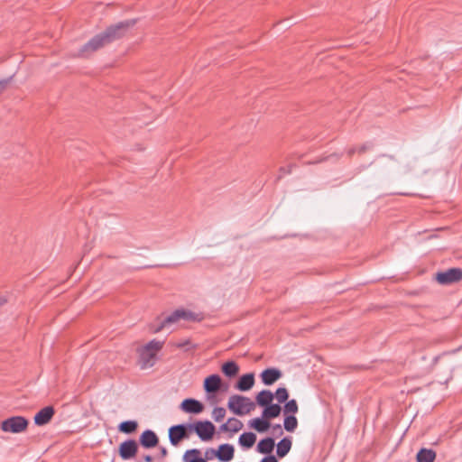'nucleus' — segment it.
Returning <instances> with one entry per match:
<instances>
[{
  "label": "nucleus",
  "instance_id": "f257e3e1",
  "mask_svg": "<svg viewBox=\"0 0 462 462\" xmlns=\"http://www.w3.org/2000/svg\"><path fill=\"white\" fill-rule=\"evenodd\" d=\"M135 23V20H126L120 22L106 28V31L95 35L87 43H85L80 52L82 54L92 53L104 46L122 38L127 30Z\"/></svg>",
  "mask_w": 462,
  "mask_h": 462
},
{
  "label": "nucleus",
  "instance_id": "f03ea898",
  "mask_svg": "<svg viewBox=\"0 0 462 462\" xmlns=\"http://www.w3.org/2000/svg\"><path fill=\"white\" fill-rule=\"evenodd\" d=\"M255 402L250 398L239 394L231 395L227 402L229 411L237 416H244L250 413L255 409Z\"/></svg>",
  "mask_w": 462,
  "mask_h": 462
},
{
  "label": "nucleus",
  "instance_id": "7ed1b4c3",
  "mask_svg": "<svg viewBox=\"0 0 462 462\" xmlns=\"http://www.w3.org/2000/svg\"><path fill=\"white\" fill-rule=\"evenodd\" d=\"M29 421L23 416H13L1 422V430L4 432L18 434L24 431L28 427Z\"/></svg>",
  "mask_w": 462,
  "mask_h": 462
},
{
  "label": "nucleus",
  "instance_id": "20e7f679",
  "mask_svg": "<svg viewBox=\"0 0 462 462\" xmlns=\"http://www.w3.org/2000/svg\"><path fill=\"white\" fill-rule=\"evenodd\" d=\"M189 430H194L202 441H209L212 439L216 428L209 420H199L189 423Z\"/></svg>",
  "mask_w": 462,
  "mask_h": 462
},
{
  "label": "nucleus",
  "instance_id": "39448f33",
  "mask_svg": "<svg viewBox=\"0 0 462 462\" xmlns=\"http://www.w3.org/2000/svg\"><path fill=\"white\" fill-rule=\"evenodd\" d=\"M189 424L181 423L169 429V440L172 446H177L182 439L189 438Z\"/></svg>",
  "mask_w": 462,
  "mask_h": 462
},
{
  "label": "nucleus",
  "instance_id": "423d86ee",
  "mask_svg": "<svg viewBox=\"0 0 462 462\" xmlns=\"http://www.w3.org/2000/svg\"><path fill=\"white\" fill-rule=\"evenodd\" d=\"M435 279L442 285L452 284L462 280V270L459 268H450L445 272L438 273Z\"/></svg>",
  "mask_w": 462,
  "mask_h": 462
},
{
  "label": "nucleus",
  "instance_id": "0eeeda50",
  "mask_svg": "<svg viewBox=\"0 0 462 462\" xmlns=\"http://www.w3.org/2000/svg\"><path fill=\"white\" fill-rule=\"evenodd\" d=\"M212 456H215L221 462H229L235 455L234 446L229 443H224L218 446L217 449L210 448Z\"/></svg>",
  "mask_w": 462,
  "mask_h": 462
},
{
  "label": "nucleus",
  "instance_id": "6e6552de",
  "mask_svg": "<svg viewBox=\"0 0 462 462\" xmlns=\"http://www.w3.org/2000/svg\"><path fill=\"white\" fill-rule=\"evenodd\" d=\"M138 451V445L134 439H127L119 446V456L122 459L127 460L134 457Z\"/></svg>",
  "mask_w": 462,
  "mask_h": 462
},
{
  "label": "nucleus",
  "instance_id": "1a4fd4ad",
  "mask_svg": "<svg viewBox=\"0 0 462 462\" xmlns=\"http://www.w3.org/2000/svg\"><path fill=\"white\" fill-rule=\"evenodd\" d=\"M180 409L187 413L199 414L203 411L204 405L196 399L187 398L181 402Z\"/></svg>",
  "mask_w": 462,
  "mask_h": 462
},
{
  "label": "nucleus",
  "instance_id": "9d476101",
  "mask_svg": "<svg viewBox=\"0 0 462 462\" xmlns=\"http://www.w3.org/2000/svg\"><path fill=\"white\" fill-rule=\"evenodd\" d=\"M221 384V377L215 374L205 378L203 387L208 394H215L220 390Z\"/></svg>",
  "mask_w": 462,
  "mask_h": 462
},
{
  "label": "nucleus",
  "instance_id": "9b49d317",
  "mask_svg": "<svg viewBox=\"0 0 462 462\" xmlns=\"http://www.w3.org/2000/svg\"><path fill=\"white\" fill-rule=\"evenodd\" d=\"M55 413V411L52 406H46L40 410L35 415H34V423L37 426H43L46 425L51 421L53 415Z\"/></svg>",
  "mask_w": 462,
  "mask_h": 462
},
{
  "label": "nucleus",
  "instance_id": "f8f14e48",
  "mask_svg": "<svg viewBox=\"0 0 462 462\" xmlns=\"http://www.w3.org/2000/svg\"><path fill=\"white\" fill-rule=\"evenodd\" d=\"M156 354L142 347L139 350V365L142 369L151 368L154 365Z\"/></svg>",
  "mask_w": 462,
  "mask_h": 462
},
{
  "label": "nucleus",
  "instance_id": "ddd939ff",
  "mask_svg": "<svg viewBox=\"0 0 462 462\" xmlns=\"http://www.w3.org/2000/svg\"><path fill=\"white\" fill-rule=\"evenodd\" d=\"M260 376L263 384L272 385L282 376V374L279 369L272 367L263 370Z\"/></svg>",
  "mask_w": 462,
  "mask_h": 462
},
{
  "label": "nucleus",
  "instance_id": "4468645a",
  "mask_svg": "<svg viewBox=\"0 0 462 462\" xmlns=\"http://www.w3.org/2000/svg\"><path fill=\"white\" fill-rule=\"evenodd\" d=\"M159 442V439L154 431L151 430H144L140 436V443L145 448L155 447Z\"/></svg>",
  "mask_w": 462,
  "mask_h": 462
},
{
  "label": "nucleus",
  "instance_id": "2eb2a0df",
  "mask_svg": "<svg viewBox=\"0 0 462 462\" xmlns=\"http://www.w3.org/2000/svg\"><path fill=\"white\" fill-rule=\"evenodd\" d=\"M292 447V438L286 436L276 444V456L282 458L288 455Z\"/></svg>",
  "mask_w": 462,
  "mask_h": 462
},
{
  "label": "nucleus",
  "instance_id": "dca6fc26",
  "mask_svg": "<svg viewBox=\"0 0 462 462\" xmlns=\"http://www.w3.org/2000/svg\"><path fill=\"white\" fill-rule=\"evenodd\" d=\"M254 384V374L248 373L240 376L236 383V388L241 392H246L252 389Z\"/></svg>",
  "mask_w": 462,
  "mask_h": 462
},
{
  "label": "nucleus",
  "instance_id": "f3484780",
  "mask_svg": "<svg viewBox=\"0 0 462 462\" xmlns=\"http://www.w3.org/2000/svg\"><path fill=\"white\" fill-rule=\"evenodd\" d=\"M275 447V440L272 437H266L261 439L256 446V451L263 455H272Z\"/></svg>",
  "mask_w": 462,
  "mask_h": 462
},
{
  "label": "nucleus",
  "instance_id": "a211bd4d",
  "mask_svg": "<svg viewBox=\"0 0 462 462\" xmlns=\"http://www.w3.org/2000/svg\"><path fill=\"white\" fill-rule=\"evenodd\" d=\"M249 427L256 430L257 432L263 433L265 432L271 428V423L267 418L262 417L254 418L249 420Z\"/></svg>",
  "mask_w": 462,
  "mask_h": 462
},
{
  "label": "nucleus",
  "instance_id": "6ab92c4d",
  "mask_svg": "<svg viewBox=\"0 0 462 462\" xmlns=\"http://www.w3.org/2000/svg\"><path fill=\"white\" fill-rule=\"evenodd\" d=\"M274 398L273 393L269 390H262L255 397L256 403L261 407L271 404Z\"/></svg>",
  "mask_w": 462,
  "mask_h": 462
},
{
  "label": "nucleus",
  "instance_id": "aec40b11",
  "mask_svg": "<svg viewBox=\"0 0 462 462\" xmlns=\"http://www.w3.org/2000/svg\"><path fill=\"white\" fill-rule=\"evenodd\" d=\"M256 441V435L254 432H244L238 439L239 445L244 448H251Z\"/></svg>",
  "mask_w": 462,
  "mask_h": 462
},
{
  "label": "nucleus",
  "instance_id": "412c9836",
  "mask_svg": "<svg viewBox=\"0 0 462 462\" xmlns=\"http://www.w3.org/2000/svg\"><path fill=\"white\" fill-rule=\"evenodd\" d=\"M282 411V407L279 403H271L264 407L262 414L263 418H267L268 420L277 418Z\"/></svg>",
  "mask_w": 462,
  "mask_h": 462
},
{
  "label": "nucleus",
  "instance_id": "4be33fe9",
  "mask_svg": "<svg viewBox=\"0 0 462 462\" xmlns=\"http://www.w3.org/2000/svg\"><path fill=\"white\" fill-rule=\"evenodd\" d=\"M221 370L226 377H235L239 372V366L235 361H227L222 365Z\"/></svg>",
  "mask_w": 462,
  "mask_h": 462
},
{
  "label": "nucleus",
  "instance_id": "5701e85b",
  "mask_svg": "<svg viewBox=\"0 0 462 462\" xmlns=\"http://www.w3.org/2000/svg\"><path fill=\"white\" fill-rule=\"evenodd\" d=\"M436 452L429 448H421L416 456L417 462H434Z\"/></svg>",
  "mask_w": 462,
  "mask_h": 462
},
{
  "label": "nucleus",
  "instance_id": "b1692460",
  "mask_svg": "<svg viewBox=\"0 0 462 462\" xmlns=\"http://www.w3.org/2000/svg\"><path fill=\"white\" fill-rule=\"evenodd\" d=\"M200 451L197 448L187 450L183 455L184 462H207V460L200 456Z\"/></svg>",
  "mask_w": 462,
  "mask_h": 462
},
{
  "label": "nucleus",
  "instance_id": "393cba45",
  "mask_svg": "<svg viewBox=\"0 0 462 462\" xmlns=\"http://www.w3.org/2000/svg\"><path fill=\"white\" fill-rule=\"evenodd\" d=\"M137 427L138 423L135 420H125L118 425V430L125 434H131L136 430Z\"/></svg>",
  "mask_w": 462,
  "mask_h": 462
},
{
  "label": "nucleus",
  "instance_id": "a878e982",
  "mask_svg": "<svg viewBox=\"0 0 462 462\" xmlns=\"http://www.w3.org/2000/svg\"><path fill=\"white\" fill-rule=\"evenodd\" d=\"M298 427V420L294 415H288L284 418L283 428L288 432H293Z\"/></svg>",
  "mask_w": 462,
  "mask_h": 462
},
{
  "label": "nucleus",
  "instance_id": "bb28decb",
  "mask_svg": "<svg viewBox=\"0 0 462 462\" xmlns=\"http://www.w3.org/2000/svg\"><path fill=\"white\" fill-rule=\"evenodd\" d=\"M274 397L278 401V403L285 402L289 398V393L285 387H279L273 393Z\"/></svg>",
  "mask_w": 462,
  "mask_h": 462
},
{
  "label": "nucleus",
  "instance_id": "cd10ccee",
  "mask_svg": "<svg viewBox=\"0 0 462 462\" xmlns=\"http://www.w3.org/2000/svg\"><path fill=\"white\" fill-rule=\"evenodd\" d=\"M298 410H299L298 404H297L296 400H294V399H291V400L286 402V403L284 404V407H283L284 413H291V415H294L295 413H297Z\"/></svg>",
  "mask_w": 462,
  "mask_h": 462
},
{
  "label": "nucleus",
  "instance_id": "c85d7f7f",
  "mask_svg": "<svg viewBox=\"0 0 462 462\" xmlns=\"http://www.w3.org/2000/svg\"><path fill=\"white\" fill-rule=\"evenodd\" d=\"M180 319V314L178 312V310H174L171 314H170L169 316H167L164 320L162 321V328L169 325V324H173L177 321H179Z\"/></svg>",
  "mask_w": 462,
  "mask_h": 462
},
{
  "label": "nucleus",
  "instance_id": "c756f323",
  "mask_svg": "<svg viewBox=\"0 0 462 462\" xmlns=\"http://www.w3.org/2000/svg\"><path fill=\"white\" fill-rule=\"evenodd\" d=\"M163 343L155 339L151 340L143 347L147 349L148 351H152L156 354L162 347Z\"/></svg>",
  "mask_w": 462,
  "mask_h": 462
},
{
  "label": "nucleus",
  "instance_id": "7c9ffc66",
  "mask_svg": "<svg viewBox=\"0 0 462 462\" xmlns=\"http://www.w3.org/2000/svg\"><path fill=\"white\" fill-rule=\"evenodd\" d=\"M228 424L230 426V431L233 433L239 431L244 426L240 420L234 417L228 419Z\"/></svg>",
  "mask_w": 462,
  "mask_h": 462
},
{
  "label": "nucleus",
  "instance_id": "2f4dec72",
  "mask_svg": "<svg viewBox=\"0 0 462 462\" xmlns=\"http://www.w3.org/2000/svg\"><path fill=\"white\" fill-rule=\"evenodd\" d=\"M226 410L223 407H215L212 411V418L215 421H221L226 416Z\"/></svg>",
  "mask_w": 462,
  "mask_h": 462
},
{
  "label": "nucleus",
  "instance_id": "473e14b6",
  "mask_svg": "<svg viewBox=\"0 0 462 462\" xmlns=\"http://www.w3.org/2000/svg\"><path fill=\"white\" fill-rule=\"evenodd\" d=\"M176 346L179 348H183L186 351L195 349L197 345L192 344L189 339H183L176 343Z\"/></svg>",
  "mask_w": 462,
  "mask_h": 462
},
{
  "label": "nucleus",
  "instance_id": "72a5a7b5",
  "mask_svg": "<svg viewBox=\"0 0 462 462\" xmlns=\"http://www.w3.org/2000/svg\"><path fill=\"white\" fill-rule=\"evenodd\" d=\"M178 312H179L181 319H184V320H194L195 319V314L189 310L180 309V310H178Z\"/></svg>",
  "mask_w": 462,
  "mask_h": 462
},
{
  "label": "nucleus",
  "instance_id": "f704fd0d",
  "mask_svg": "<svg viewBox=\"0 0 462 462\" xmlns=\"http://www.w3.org/2000/svg\"><path fill=\"white\" fill-rule=\"evenodd\" d=\"M271 427H272L273 433H276L278 436H282L283 434V430H282L281 424H273V425H271Z\"/></svg>",
  "mask_w": 462,
  "mask_h": 462
},
{
  "label": "nucleus",
  "instance_id": "c9c22d12",
  "mask_svg": "<svg viewBox=\"0 0 462 462\" xmlns=\"http://www.w3.org/2000/svg\"><path fill=\"white\" fill-rule=\"evenodd\" d=\"M260 462H278V459L274 455H267Z\"/></svg>",
  "mask_w": 462,
  "mask_h": 462
},
{
  "label": "nucleus",
  "instance_id": "e433bc0d",
  "mask_svg": "<svg viewBox=\"0 0 462 462\" xmlns=\"http://www.w3.org/2000/svg\"><path fill=\"white\" fill-rule=\"evenodd\" d=\"M371 147H372V144L370 143H365L358 148V152L363 153L365 151L369 150Z\"/></svg>",
  "mask_w": 462,
  "mask_h": 462
},
{
  "label": "nucleus",
  "instance_id": "4c0bfd02",
  "mask_svg": "<svg viewBox=\"0 0 462 462\" xmlns=\"http://www.w3.org/2000/svg\"><path fill=\"white\" fill-rule=\"evenodd\" d=\"M12 77L4 80H0V91H2L5 88V86L9 83Z\"/></svg>",
  "mask_w": 462,
  "mask_h": 462
},
{
  "label": "nucleus",
  "instance_id": "58836bf2",
  "mask_svg": "<svg viewBox=\"0 0 462 462\" xmlns=\"http://www.w3.org/2000/svg\"><path fill=\"white\" fill-rule=\"evenodd\" d=\"M219 430L220 431H230V426L228 424V421L222 424L220 427H219Z\"/></svg>",
  "mask_w": 462,
  "mask_h": 462
},
{
  "label": "nucleus",
  "instance_id": "ea45409f",
  "mask_svg": "<svg viewBox=\"0 0 462 462\" xmlns=\"http://www.w3.org/2000/svg\"><path fill=\"white\" fill-rule=\"evenodd\" d=\"M7 302V298L5 295L0 294V307Z\"/></svg>",
  "mask_w": 462,
  "mask_h": 462
},
{
  "label": "nucleus",
  "instance_id": "a19ab883",
  "mask_svg": "<svg viewBox=\"0 0 462 462\" xmlns=\"http://www.w3.org/2000/svg\"><path fill=\"white\" fill-rule=\"evenodd\" d=\"M209 450H210V448H208V449L206 450V452H205V457H206V458H205V459H206V460H207V459H211V458H213V457H215V456H212V455H211V452H209Z\"/></svg>",
  "mask_w": 462,
  "mask_h": 462
},
{
  "label": "nucleus",
  "instance_id": "79ce46f5",
  "mask_svg": "<svg viewBox=\"0 0 462 462\" xmlns=\"http://www.w3.org/2000/svg\"><path fill=\"white\" fill-rule=\"evenodd\" d=\"M160 452H161V456H162V457H166V456H167V454H168V451H167L166 448H164V447H162V448H160Z\"/></svg>",
  "mask_w": 462,
  "mask_h": 462
},
{
  "label": "nucleus",
  "instance_id": "37998d69",
  "mask_svg": "<svg viewBox=\"0 0 462 462\" xmlns=\"http://www.w3.org/2000/svg\"><path fill=\"white\" fill-rule=\"evenodd\" d=\"M143 459L145 462H152V457L150 455H146V456H144Z\"/></svg>",
  "mask_w": 462,
  "mask_h": 462
},
{
  "label": "nucleus",
  "instance_id": "c03bdc74",
  "mask_svg": "<svg viewBox=\"0 0 462 462\" xmlns=\"http://www.w3.org/2000/svg\"><path fill=\"white\" fill-rule=\"evenodd\" d=\"M356 152V149L355 148H351L348 150V155H353L354 153Z\"/></svg>",
  "mask_w": 462,
  "mask_h": 462
},
{
  "label": "nucleus",
  "instance_id": "a18cd8bd",
  "mask_svg": "<svg viewBox=\"0 0 462 462\" xmlns=\"http://www.w3.org/2000/svg\"><path fill=\"white\" fill-rule=\"evenodd\" d=\"M280 171H281L282 172H283L284 174H286V173H290V172H291V171H290V170L286 171L284 168H281V170H280Z\"/></svg>",
  "mask_w": 462,
  "mask_h": 462
}]
</instances>
